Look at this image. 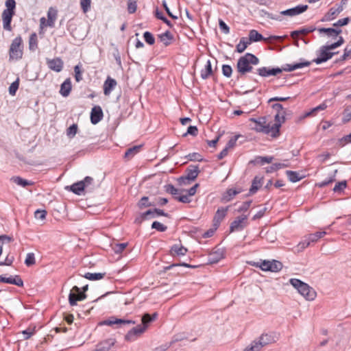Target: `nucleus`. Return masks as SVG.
Instances as JSON below:
<instances>
[{"mask_svg": "<svg viewBox=\"0 0 351 351\" xmlns=\"http://www.w3.org/2000/svg\"><path fill=\"white\" fill-rule=\"evenodd\" d=\"M198 186V184H195L193 186L188 190V195H182L178 197H175V199L182 203H189L191 202L189 197L195 194Z\"/></svg>", "mask_w": 351, "mask_h": 351, "instance_id": "nucleus-20", "label": "nucleus"}, {"mask_svg": "<svg viewBox=\"0 0 351 351\" xmlns=\"http://www.w3.org/2000/svg\"><path fill=\"white\" fill-rule=\"evenodd\" d=\"M141 147L142 145H134L128 148L125 153L124 157L128 159L132 158L134 156L140 152Z\"/></svg>", "mask_w": 351, "mask_h": 351, "instance_id": "nucleus-35", "label": "nucleus"}, {"mask_svg": "<svg viewBox=\"0 0 351 351\" xmlns=\"http://www.w3.org/2000/svg\"><path fill=\"white\" fill-rule=\"evenodd\" d=\"M222 73L226 77H230L232 73V69L230 65L223 64L222 66Z\"/></svg>", "mask_w": 351, "mask_h": 351, "instance_id": "nucleus-59", "label": "nucleus"}, {"mask_svg": "<svg viewBox=\"0 0 351 351\" xmlns=\"http://www.w3.org/2000/svg\"><path fill=\"white\" fill-rule=\"evenodd\" d=\"M284 112H278V113L275 115V123L271 125V128H274L276 126H278V136H280V128L282 123L285 121V117L284 115Z\"/></svg>", "mask_w": 351, "mask_h": 351, "instance_id": "nucleus-31", "label": "nucleus"}, {"mask_svg": "<svg viewBox=\"0 0 351 351\" xmlns=\"http://www.w3.org/2000/svg\"><path fill=\"white\" fill-rule=\"evenodd\" d=\"M347 186L346 181H341L338 183H337L333 188L334 192H341L343 191Z\"/></svg>", "mask_w": 351, "mask_h": 351, "instance_id": "nucleus-56", "label": "nucleus"}, {"mask_svg": "<svg viewBox=\"0 0 351 351\" xmlns=\"http://www.w3.org/2000/svg\"><path fill=\"white\" fill-rule=\"evenodd\" d=\"M223 257V252L220 250H217L209 254L208 261L210 264H215L218 263L220 260H221Z\"/></svg>", "mask_w": 351, "mask_h": 351, "instance_id": "nucleus-24", "label": "nucleus"}, {"mask_svg": "<svg viewBox=\"0 0 351 351\" xmlns=\"http://www.w3.org/2000/svg\"><path fill=\"white\" fill-rule=\"evenodd\" d=\"M9 56L10 60H18L23 56V40L20 36L16 37L12 42Z\"/></svg>", "mask_w": 351, "mask_h": 351, "instance_id": "nucleus-5", "label": "nucleus"}, {"mask_svg": "<svg viewBox=\"0 0 351 351\" xmlns=\"http://www.w3.org/2000/svg\"><path fill=\"white\" fill-rule=\"evenodd\" d=\"M286 174L289 178V180L291 182H297L301 180L304 177L300 176L297 171L288 170L286 171Z\"/></svg>", "mask_w": 351, "mask_h": 351, "instance_id": "nucleus-38", "label": "nucleus"}, {"mask_svg": "<svg viewBox=\"0 0 351 351\" xmlns=\"http://www.w3.org/2000/svg\"><path fill=\"white\" fill-rule=\"evenodd\" d=\"M241 193V190H236L233 189H228L226 195H223V199L226 202L230 201L235 195Z\"/></svg>", "mask_w": 351, "mask_h": 351, "instance_id": "nucleus-41", "label": "nucleus"}, {"mask_svg": "<svg viewBox=\"0 0 351 351\" xmlns=\"http://www.w3.org/2000/svg\"><path fill=\"white\" fill-rule=\"evenodd\" d=\"M82 182L84 183V188L86 192H93L98 187V185L95 184L93 178L90 176L85 177Z\"/></svg>", "mask_w": 351, "mask_h": 351, "instance_id": "nucleus-25", "label": "nucleus"}, {"mask_svg": "<svg viewBox=\"0 0 351 351\" xmlns=\"http://www.w3.org/2000/svg\"><path fill=\"white\" fill-rule=\"evenodd\" d=\"M146 331L145 327L142 325H137L136 327L132 328L125 335V340L127 341L132 342L136 341Z\"/></svg>", "mask_w": 351, "mask_h": 351, "instance_id": "nucleus-8", "label": "nucleus"}, {"mask_svg": "<svg viewBox=\"0 0 351 351\" xmlns=\"http://www.w3.org/2000/svg\"><path fill=\"white\" fill-rule=\"evenodd\" d=\"M152 228L156 229L159 232H165L167 230V227L159 221H155L152 224Z\"/></svg>", "mask_w": 351, "mask_h": 351, "instance_id": "nucleus-52", "label": "nucleus"}, {"mask_svg": "<svg viewBox=\"0 0 351 351\" xmlns=\"http://www.w3.org/2000/svg\"><path fill=\"white\" fill-rule=\"evenodd\" d=\"M270 261H261L260 262L251 263L252 265L261 268L263 271H269Z\"/></svg>", "mask_w": 351, "mask_h": 351, "instance_id": "nucleus-45", "label": "nucleus"}, {"mask_svg": "<svg viewBox=\"0 0 351 351\" xmlns=\"http://www.w3.org/2000/svg\"><path fill=\"white\" fill-rule=\"evenodd\" d=\"M170 252L173 256H184L188 252V250L181 244H174L171 247Z\"/></svg>", "mask_w": 351, "mask_h": 351, "instance_id": "nucleus-26", "label": "nucleus"}, {"mask_svg": "<svg viewBox=\"0 0 351 351\" xmlns=\"http://www.w3.org/2000/svg\"><path fill=\"white\" fill-rule=\"evenodd\" d=\"M91 0H80V6L84 13L90 10Z\"/></svg>", "mask_w": 351, "mask_h": 351, "instance_id": "nucleus-51", "label": "nucleus"}, {"mask_svg": "<svg viewBox=\"0 0 351 351\" xmlns=\"http://www.w3.org/2000/svg\"><path fill=\"white\" fill-rule=\"evenodd\" d=\"M78 130L77 125L74 123L67 129V136L70 138H73L77 134Z\"/></svg>", "mask_w": 351, "mask_h": 351, "instance_id": "nucleus-53", "label": "nucleus"}, {"mask_svg": "<svg viewBox=\"0 0 351 351\" xmlns=\"http://www.w3.org/2000/svg\"><path fill=\"white\" fill-rule=\"evenodd\" d=\"M263 178L259 176H255L252 180V186L250 189V193L254 194L257 192L258 189L261 187L262 184V180Z\"/></svg>", "mask_w": 351, "mask_h": 351, "instance_id": "nucleus-33", "label": "nucleus"}, {"mask_svg": "<svg viewBox=\"0 0 351 351\" xmlns=\"http://www.w3.org/2000/svg\"><path fill=\"white\" fill-rule=\"evenodd\" d=\"M273 160L271 156H258L256 158V162L263 165L265 163H271Z\"/></svg>", "mask_w": 351, "mask_h": 351, "instance_id": "nucleus-55", "label": "nucleus"}, {"mask_svg": "<svg viewBox=\"0 0 351 351\" xmlns=\"http://www.w3.org/2000/svg\"><path fill=\"white\" fill-rule=\"evenodd\" d=\"M105 273H86L85 275H84V277L88 279V280H100V279H102L104 276H105Z\"/></svg>", "mask_w": 351, "mask_h": 351, "instance_id": "nucleus-43", "label": "nucleus"}, {"mask_svg": "<svg viewBox=\"0 0 351 351\" xmlns=\"http://www.w3.org/2000/svg\"><path fill=\"white\" fill-rule=\"evenodd\" d=\"M136 322L130 319H118L116 317H110L104 320L101 324L106 326H112L114 324H135Z\"/></svg>", "mask_w": 351, "mask_h": 351, "instance_id": "nucleus-15", "label": "nucleus"}, {"mask_svg": "<svg viewBox=\"0 0 351 351\" xmlns=\"http://www.w3.org/2000/svg\"><path fill=\"white\" fill-rule=\"evenodd\" d=\"M104 113L99 106H94L90 112V121L93 124L98 123L103 118Z\"/></svg>", "mask_w": 351, "mask_h": 351, "instance_id": "nucleus-14", "label": "nucleus"}, {"mask_svg": "<svg viewBox=\"0 0 351 351\" xmlns=\"http://www.w3.org/2000/svg\"><path fill=\"white\" fill-rule=\"evenodd\" d=\"M158 317V313H154L152 315H149V313H145L143 317H142V319H141V321H142V326L143 327H145V330H147V328H148L149 326V324L156 320Z\"/></svg>", "mask_w": 351, "mask_h": 351, "instance_id": "nucleus-27", "label": "nucleus"}, {"mask_svg": "<svg viewBox=\"0 0 351 351\" xmlns=\"http://www.w3.org/2000/svg\"><path fill=\"white\" fill-rule=\"evenodd\" d=\"M337 53L330 52L328 49L324 45L320 47L318 51L317 58H315L313 62L316 63L317 64H319L322 62H325L327 60H330L332 58V56Z\"/></svg>", "mask_w": 351, "mask_h": 351, "instance_id": "nucleus-10", "label": "nucleus"}, {"mask_svg": "<svg viewBox=\"0 0 351 351\" xmlns=\"http://www.w3.org/2000/svg\"><path fill=\"white\" fill-rule=\"evenodd\" d=\"M351 119V108H347L345 110L344 115L343 117V122L344 123L348 122Z\"/></svg>", "mask_w": 351, "mask_h": 351, "instance_id": "nucleus-64", "label": "nucleus"}, {"mask_svg": "<svg viewBox=\"0 0 351 351\" xmlns=\"http://www.w3.org/2000/svg\"><path fill=\"white\" fill-rule=\"evenodd\" d=\"M250 44V41H248L247 38H241L239 44L236 46L237 51L238 53H243Z\"/></svg>", "mask_w": 351, "mask_h": 351, "instance_id": "nucleus-37", "label": "nucleus"}, {"mask_svg": "<svg viewBox=\"0 0 351 351\" xmlns=\"http://www.w3.org/2000/svg\"><path fill=\"white\" fill-rule=\"evenodd\" d=\"M137 4L136 1L129 0L128 3V11L130 14H133L136 11Z\"/></svg>", "mask_w": 351, "mask_h": 351, "instance_id": "nucleus-58", "label": "nucleus"}, {"mask_svg": "<svg viewBox=\"0 0 351 351\" xmlns=\"http://www.w3.org/2000/svg\"><path fill=\"white\" fill-rule=\"evenodd\" d=\"M311 64V62L304 61L302 62L295 63L293 64H287L282 69L280 68H269V67H261L256 69L257 73L264 77L269 76H276L285 71H292L298 69H301L304 66H308Z\"/></svg>", "mask_w": 351, "mask_h": 351, "instance_id": "nucleus-1", "label": "nucleus"}, {"mask_svg": "<svg viewBox=\"0 0 351 351\" xmlns=\"http://www.w3.org/2000/svg\"><path fill=\"white\" fill-rule=\"evenodd\" d=\"M165 191L173 195V197L181 195L180 191L176 189L173 184H167L165 186Z\"/></svg>", "mask_w": 351, "mask_h": 351, "instance_id": "nucleus-42", "label": "nucleus"}, {"mask_svg": "<svg viewBox=\"0 0 351 351\" xmlns=\"http://www.w3.org/2000/svg\"><path fill=\"white\" fill-rule=\"evenodd\" d=\"M117 83L114 79L108 77L104 84V93L105 95H109L117 86Z\"/></svg>", "mask_w": 351, "mask_h": 351, "instance_id": "nucleus-21", "label": "nucleus"}, {"mask_svg": "<svg viewBox=\"0 0 351 351\" xmlns=\"http://www.w3.org/2000/svg\"><path fill=\"white\" fill-rule=\"evenodd\" d=\"M86 298V295L85 293L82 292L77 286H74L69 295V302L71 306H75L77 304V301H82Z\"/></svg>", "mask_w": 351, "mask_h": 351, "instance_id": "nucleus-7", "label": "nucleus"}, {"mask_svg": "<svg viewBox=\"0 0 351 351\" xmlns=\"http://www.w3.org/2000/svg\"><path fill=\"white\" fill-rule=\"evenodd\" d=\"M308 9L307 5H298L294 8L282 11L280 12L281 14L289 16H294L298 15L301 13H303Z\"/></svg>", "mask_w": 351, "mask_h": 351, "instance_id": "nucleus-12", "label": "nucleus"}, {"mask_svg": "<svg viewBox=\"0 0 351 351\" xmlns=\"http://www.w3.org/2000/svg\"><path fill=\"white\" fill-rule=\"evenodd\" d=\"M12 180L16 184L22 186L23 187H25V186H27L28 185L32 184L31 182H28L26 180H24V179L21 178V177H13L12 178Z\"/></svg>", "mask_w": 351, "mask_h": 351, "instance_id": "nucleus-49", "label": "nucleus"}, {"mask_svg": "<svg viewBox=\"0 0 351 351\" xmlns=\"http://www.w3.org/2000/svg\"><path fill=\"white\" fill-rule=\"evenodd\" d=\"M5 6L7 8L5 10L10 11L11 12H14V10L16 6V2L14 0H6Z\"/></svg>", "mask_w": 351, "mask_h": 351, "instance_id": "nucleus-62", "label": "nucleus"}, {"mask_svg": "<svg viewBox=\"0 0 351 351\" xmlns=\"http://www.w3.org/2000/svg\"><path fill=\"white\" fill-rule=\"evenodd\" d=\"M199 168L198 166L196 165H190L186 170V176L184 177H181V180H194L196 179L199 174Z\"/></svg>", "mask_w": 351, "mask_h": 351, "instance_id": "nucleus-19", "label": "nucleus"}, {"mask_svg": "<svg viewBox=\"0 0 351 351\" xmlns=\"http://www.w3.org/2000/svg\"><path fill=\"white\" fill-rule=\"evenodd\" d=\"M0 282L8 284L14 285L18 287H23V282L19 276H15L14 277L10 276L9 278L3 277L0 276Z\"/></svg>", "mask_w": 351, "mask_h": 351, "instance_id": "nucleus-22", "label": "nucleus"}, {"mask_svg": "<svg viewBox=\"0 0 351 351\" xmlns=\"http://www.w3.org/2000/svg\"><path fill=\"white\" fill-rule=\"evenodd\" d=\"M259 63V59L252 53H247L243 56L239 58L237 64V71L242 76L246 73L252 71L253 67L252 65H257Z\"/></svg>", "mask_w": 351, "mask_h": 351, "instance_id": "nucleus-2", "label": "nucleus"}, {"mask_svg": "<svg viewBox=\"0 0 351 351\" xmlns=\"http://www.w3.org/2000/svg\"><path fill=\"white\" fill-rule=\"evenodd\" d=\"M247 226V215H241L235 219L231 224L230 227V232L235 231H241L243 230Z\"/></svg>", "mask_w": 351, "mask_h": 351, "instance_id": "nucleus-9", "label": "nucleus"}, {"mask_svg": "<svg viewBox=\"0 0 351 351\" xmlns=\"http://www.w3.org/2000/svg\"><path fill=\"white\" fill-rule=\"evenodd\" d=\"M213 71L212 69L211 62L210 60H208L206 64L203 69L201 71V77L203 80L208 79L211 75H213Z\"/></svg>", "mask_w": 351, "mask_h": 351, "instance_id": "nucleus-32", "label": "nucleus"}, {"mask_svg": "<svg viewBox=\"0 0 351 351\" xmlns=\"http://www.w3.org/2000/svg\"><path fill=\"white\" fill-rule=\"evenodd\" d=\"M158 38L165 47L171 45L173 40V36L169 31H166L165 33L158 35Z\"/></svg>", "mask_w": 351, "mask_h": 351, "instance_id": "nucleus-29", "label": "nucleus"}, {"mask_svg": "<svg viewBox=\"0 0 351 351\" xmlns=\"http://www.w3.org/2000/svg\"><path fill=\"white\" fill-rule=\"evenodd\" d=\"M326 234V232L325 231H318L313 234H310L303 241L299 243V246L302 249H304L307 247L311 243L316 242L319 239L323 237Z\"/></svg>", "mask_w": 351, "mask_h": 351, "instance_id": "nucleus-11", "label": "nucleus"}, {"mask_svg": "<svg viewBox=\"0 0 351 351\" xmlns=\"http://www.w3.org/2000/svg\"><path fill=\"white\" fill-rule=\"evenodd\" d=\"M282 264L281 262L276 260L269 261V271L271 272H277L282 269Z\"/></svg>", "mask_w": 351, "mask_h": 351, "instance_id": "nucleus-40", "label": "nucleus"}, {"mask_svg": "<svg viewBox=\"0 0 351 351\" xmlns=\"http://www.w3.org/2000/svg\"><path fill=\"white\" fill-rule=\"evenodd\" d=\"M189 160L191 161H202L203 158L202 156L197 152H193L191 154H189L188 156H186Z\"/></svg>", "mask_w": 351, "mask_h": 351, "instance_id": "nucleus-54", "label": "nucleus"}, {"mask_svg": "<svg viewBox=\"0 0 351 351\" xmlns=\"http://www.w3.org/2000/svg\"><path fill=\"white\" fill-rule=\"evenodd\" d=\"M14 12L8 10H3L2 13L3 26L4 29L8 31L12 30L11 21Z\"/></svg>", "mask_w": 351, "mask_h": 351, "instance_id": "nucleus-16", "label": "nucleus"}, {"mask_svg": "<svg viewBox=\"0 0 351 351\" xmlns=\"http://www.w3.org/2000/svg\"><path fill=\"white\" fill-rule=\"evenodd\" d=\"M143 38L145 41L149 45H152L155 43V38L153 34L149 32H145L143 34Z\"/></svg>", "mask_w": 351, "mask_h": 351, "instance_id": "nucleus-50", "label": "nucleus"}, {"mask_svg": "<svg viewBox=\"0 0 351 351\" xmlns=\"http://www.w3.org/2000/svg\"><path fill=\"white\" fill-rule=\"evenodd\" d=\"M47 215V212L45 210H37L34 213V217L37 219L43 220L45 219Z\"/></svg>", "mask_w": 351, "mask_h": 351, "instance_id": "nucleus-61", "label": "nucleus"}, {"mask_svg": "<svg viewBox=\"0 0 351 351\" xmlns=\"http://www.w3.org/2000/svg\"><path fill=\"white\" fill-rule=\"evenodd\" d=\"M263 40H266L258 31L255 29H252L249 33V40L250 43L252 42H258Z\"/></svg>", "mask_w": 351, "mask_h": 351, "instance_id": "nucleus-34", "label": "nucleus"}, {"mask_svg": "<svg viewBox=\"0 0 351 351\" xmlns=\"http://www.w3.org/2000/svg\"><path fill=\"white\" fill-rule=\"evenodd\" d=\"M156 217V214L155 213L154 210H148L146 212L142 213L139 217H137L135 219L136 223H141L143 221L155 218Z\"/></svg>", "mask_w": 351, "mask_h": 351, "instance_id": "nucleus-30", "label": "nucleus"}, {"mask_svg": "<svg viewBox=\"0 0 351 351\" xmlns=\"http://www.w3.org/2000/svg\"><path fill=\"white\" fill-rule=\"evenodd\" d=\"M56 16H57L56 10H55L52 8H50L48 11V13H47L48 19H47L46 25L50 26V27L53 26L54 24V22L56 21Z\"/></svg>", "mask_w": 351, "mask_h": 351, "instance_id": "nucleus-36", "label": "nucleus"}, {"mask_svg": "<svg viewBox=\"0 0 351 351\" xmlns=\"http://www.w3.org/2000/svg\"><path fill=\"white\" fill-rule=\"evenodd\" d=\"M289 282L306 300L312 301L315 298L316 291L308 284L297 278H291Z\"/></svg>", "mask_w": 351, "mask_h": 351, "instance_id": "nucleus-4", "label": "nucleus"}, {"mask_svg": "<svg viewBox=\"0 0 351 351\" xmlns=\"http://www.w3.org/2000/svg\"><path fill=\"white\" fill-rule=\"evenodd\" d=\"M239 137H241V135H236V136H234L233 137H232L228 141V142L226 144L225 147H226L228 150H229V149L233 148L235 146L237 141L238 140V138Z\"/></svg>", "mask_w": 351, "mask_h": 351, "instance_id": "nucleus-60", "label": "nucleus"}, {"mask_svg": "<svg viewBox=\"0 0 351 351\" xmlns=\"http://www.w3.org/2000/svg\"><path fill=\"white\" fill-rule=\"evenodd\" d=\"M228 211V207L226 208H220L217 210L215 217H214V226L218 227L220 224L221 221L226 217Z\"/></svg>", "mask_w": 351, "mask_h": 351, "instance_id": "nucleus-23", "label": "nucleus"}, {"mask_svg": "<svg viewBox=\"0 0 351 351\" xmlns=\"http://www.w3.org/2000/svg\"><path fill=\"white\" fill-rule=\"evenodd\" d=\"M327 106L326 104L323 103L320 105L317 106L315 108H313L310 111L305 113V117L314 116L316 114V112L319 110H324L326 108Z\"/></svg>", "mask_w": 351, "mask_h": 351, "instance_id": "nucleus-46", "label": "nucleus"}, {"mask_svg": "<svg viewBox=\"0 0 351 351\" xmlns=\"http://www.w3.org/2000/svg\"><path fill=\"white\" fill-rule=\"evenodd\" d=\"M29 48L31 51H35L38 48V36L35 32L29 36Z\"/></svg>", "mask_w": 351, "mask_h": 351, "instance_id": "nucleus-39", "label": "nucleus"}, {"mask_svg": "<svg viewBox=\"0 0 351 351\" xmlns=\"http://www.w3.org/2000/svg\"><path fill=\"white\" fill-rule=\"evenodd\" d=\"M25 263L29 267L35 264V257L33 253H28L25 260Z\"/></svg>", "mask_w": 351, "mask_h": 351, "instance_id": "nucleus-57", "label": "nucleus"}, {"mask_svg": "<svg viewBox=\"0 0 351 351\" xmlns=\"http://www.w3.org/2000/svg\"><path fill=\"white\" fill-rule=\"evenodd\" d=\"M82 68L80 64L74 67L75 79L76 82H80L82 80Z\"/></svg>", "mask_w": 351, "mask_h": 351, "instance_id": "nucleus-47", "label": "nucleus"}, {"mask_svg": "<svg viewBox=\"0 0 351 351\" xmlns=\"http://www.w3.org/2000/svg\"><path fill=\"white\" fill-rule=\"evenodd\" d=\"M154 204H152L149 201V198L148 197H143L140 201L138 202V206L140 208H146V207H149V206H153Z\"/></svg>", "mask_w": 351, "mask_h": 351, "instance_id": "nucleus-48", "label": "nucleus"}, {"mask_svg": "<svg viewBox=\"0 0 351 351\" xmlns=\"http://www.w3.org/2000/svg\"><path fill=\"white\" fill-rule=\"evenodd\" d=\"M317 31L322 34V33H326L327 36L330 37H332L333 38H336L337 36L341 33V29H334V28H325V27H321L318 28Z\"/></svg>", "mask_w": 351, "mask_h": 351, "instance_id": "nucleus-28", "label": "nucleus"}, {"mask_svg": "<svg viewBox=\"0 0 351 351\" xmlns=\"http://www.w3.org/2000/svg\"><path fill=\"white\" fill-rule=\"evenodd\" d=\"M250 121L254 123L252 129L257 132L269 134L274 138L278 137V126L271 128V125L267 123L265 117H261L258 119L251 118Z\"/></svg>", "mask_w": 351, "mask_h": 351, "instance_id": "nucleus-3", "label": "nucleus"}, {"mask_svg": "<svg viewBox=\"0 0 351 351\" xmlns=\"http://www.w3.org/2000/svg\"><path fill=\"white\" fill-rule=\"evenodd\" d=\"M273 338L268 334H263L258 339L253 341L250 347L244 351H259L263 346L271 343Z\"/></svg>", "mask_w": 351, "mask_h": 351, "instance_id": "nucleus-6", "label": "nucleus"}, {"mask_svg": "<svg viewBox=\"0 0 351 351\" xmlns=\"http://www.w3.org/2000/svg\"><path fill=\"white\" fill-rule=\"evenodd\" d=\"M287 167V165H285V163L277 162V163H274L270 167H267L265 169H266L267 173H272L274 171H277L278 169L285 168Z\"/></svg>", "mask_w": 351, "mask_h": 351, "instance_id": "nucleus-44", "label": "nucleus"}, {"mask_svg": "<svg viewBox=\"0 0 351 351\" xmlns=\"http://www.w3.org/2000/svg\"><path fill=\"white\" fill-rule=\"evenodd\" d=\"M67 189L77 195H83L86 192L84 188V183L82 182V180L77 182L70 186H67Z\"/></svg>", "mask_w": 351, "mask_h": 351, "instance_id": "nucleus-17", "label": "nucleus"}, {"mask_svg": "<svg viewBox=\"0 0 351 351\" xmlns=\"http://www.w3.org/2000/svg\"><path fill=\"white\" fill-rule=\"evenodd\" d=\"M343 10V7L342 5H337V8H331L328 12L324 15L323 19H322V21H329L337 17V16L341 13Z\"/></svg>", "mask_w": 351, "mask_h": 351, "instance_id": "nucleus-13", "label": "nucleus"}, {"mask_svg": "<svg viewBox=\"0 0 351 351\" xmlns=\"http://www.w3.org/2000/svg\"><path fill=\"white\" fill-rule=\"evenodd\" d=\"M127 245V243H118L115 245L114 250L117 254L121 253L125 249Z\"/></svg>", "mask_w": 351, "mask_h": 351, "instance_id": "nucleus-63", "label": "nucleus"}, {"mask_svg": "<svg viewBox=\"0 0 351 351\" xmlns=\"http://www.w3.org/2000/svg\"><path fill=\"white\" fill-rule=\"evenodd\" d=\"M47 64L50 69L56 72H60L63 68L64 63L62 60L59 58H53L47 59Z\"/></svg>", "mask_w": 351, "mask_h": 351, "instance_id": "nucleus-18", "label": "nucleus"}]
</instances>
